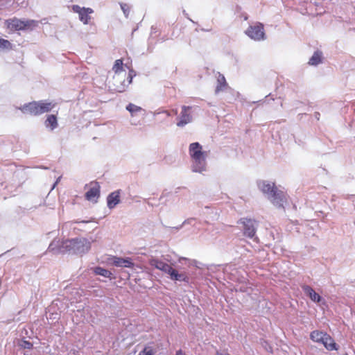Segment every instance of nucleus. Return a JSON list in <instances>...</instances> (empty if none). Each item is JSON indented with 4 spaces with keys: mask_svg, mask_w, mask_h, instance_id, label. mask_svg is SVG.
<instances>
[{
    "mask_svg": "<svg viewBox=\"0 0 355 355\" xmlns=\"http://www.w3.org/2000/svg\"><path fill=\"white\" fill-rule=\"evenodd\" d=\"M184 15L186 17H187L190 21H193L191 19L189 18L187 13H186L185 10L183 11Z\"/></svg>",
    "mask_w": 355,
    "mask_h": 355,
    "instance_id": "31",
    "label": "nucleus"
},
{
    "mask_svg": "<svg viewBox=\"0 0 355 355\" xmlns=\"http://www.w3.org/2000/svg\"><path fill=\"white\" fill-rule=\"evenodd\" d=\"M327 335V334L325 332L318 331V330H315L311 333L310 338L313 342L322 343L324 341V337H326Z\"/></svg>",
    "mask_w": 355,
    "mask_h": 355,
    "instance_id": "17",
    "label": "nucleus"
},
{
    "mask_svg": "<svg viewBox=\"0 0 355 355\" xmlns=\"http://www.w3.org/2000/svg\"><path fill=\"white\" fill-rule=\"evenodd\" d=\"M217 85L215 89V94H218L221 92H224L228 87L225 76L220 73H217Z\"/></svg>",
    "mask_w": 355,
    "mask_h": 355,
    "instance_id": "15",
    "label": "nucleus"
},
{
    "mask_svg": "<svg viewBox=\"0 0 355 355\" xmlns=\"http://www.w3.org/2000/svg\"><path fill=\"white\" fill-rule=\"evenodd\" d=\"M58 180L55 182V183L53 184V189L55 187V184L58 183Z\"/></svg>",
    "mask_w": 355,
    "mask_h": 355,
    "instance_id": "36",
    "label": "nucleus"
},
{
    "mask_svg": "<svg viewBox=\"0 0 355 355\" xmlns=\"http://www.w3.org/2000/svg\"><path fill=\"white\" fill-rule=\"evenodd\" d=\"M109 263L116 267L132 268L134 263L130 258H121L117 257H112L109 258Z\"/></svg>",
    "mask_w": 355,
    "mask_h": 355,
    "instance_id": "11",
    "label": "nucleus"
},
{
    "mask_svg": "<svg viewBox=\"0 0 355 355\" xmlns=\"http://www.w3.org/2000/svg\"><path fill=\"white\" fill-rule=\"evenodd\" d=\"M150 265L169 275L173 268L168 263L157 259H152Z\"/></svg>",
    "mask_w": 355,
    "mask_h": 355,
    "instance_id": "13",
    "label": "nucleus"
},
{
    "mask_svg": "<svg viewBox=\"0 0 355 355\" xmlns=\"http://www.w3.org/2000/svg\"><path fill=\"white\" fill-rule=\"evenodd\" d=\"M7 24L9 28H15L16 30L22 29L25 26L24 22L17 19L8 20Z\"/></svg>",
    "mask_w": 355,
    "mask_h": 355,
    "instance_id": "23",
    "label": "nucleus"
},
{
    "mask_svg": "<svg viewBox=\"0 0 355 355\" xmlns=\"http://www.w3.org/2000/svg\"><path fill=\"white\" fill-rule=\"evenodd\" d=\"M121 8L126 18L128 17V15L130 14V7L128 4L124 3H120Z\"/></svg>",
    "mask_w": 355,
    "mask_h": 355,
    "instance_id": "27",
    "label": "nucleus"
},
{
    "mask_svg": "<svg viewBox=\"0 0 355 355\" xmlns=\"http://www.w3.org/2000/svg\"><path fill=\"white\" fill-rule=\"evenodd\" d=\"M302 289L304 293L308 297H309L313 302L320 303L322 304H325L324 300L318 293H317L311 286L304 285L302 286Z\"/></svg>",
    "mask_w": 355,
    "mask_h": 355,
    "instance_id": "12",
    "label": "nucleus"
},
{
    "mask_svg": "<svg viewBox=\"0 0 355 355\" xmlns=\"http://www.w3.org/2000/svg\"><path fill=\"white\" fill-rule=\"evenodd\" d=\"M120 202V190L110 193L107 198V205L109 209L114 208Z\"/></svg>",
    "mask_w": 355,
    "mask_h": 355,
    "instance_id": "14",
    "label": "nucleus"
},
{
    "mask_svg": "<svg viewBox=\"0 0 355 355\" xmlns=\"http://www.w3.org/2000/svg\"><path fill=\"white\" fill-rule=\"evenodd\" d=\"M258 187L275 207H284V205L286 202V195L282 190L276 187L275 183L261 180L258 182Z\"/></svg>",
    "mask_w": 355,
    "mask_h": 355,
    "instance_id": "1",
    "label": "nucleus"
},
{
    "mask_svg": "<svg viewBox=\"0 0 355 355\" xmlns=\"http://www.w3.org/2000/svg\"><path fill=\"white\" fill-rule=\"evenodd\" d=\"M173 113H174L175 114H178V110H173Z\"/></svg>",
    "mask_w": 355,
    "mask_h": 355,
    "instance_id": "34",
    "label": "nucleus"
},
{
    "mask_svg": "<svg viewBox=\"0 0 355 355\" xmlns=\"http://www.w3.org/2000/svg\"><path fill=\"white\" fill-rule=\"evenodd\" d=\"M19 345L24 349H31L33 344L28 340H21Z\"/></svg>",
    "mask_w": 355,
    "mask_h": 355,
    "instance_id": "28",
    "label": "nucleus"
},
{
    "mask_svg": "<svg viewBox=\"0 0 355 355\" xmlns=\"http://www.w3.org/2000/svg\"><path fill=\"white\" fill-rule=\"evenodd\" d=\"M159 113L160 112H157V114H159ZM161 113L165 114L166 115V116H171V113L168 110H164Z\"/></svg>",
    "mask_w": 355,
    "mask_h": 355,
    "instance_id": "30",
    "label": "nucleus"
},
{
    "mask_svg": "<svg viewBox=\"0 0 355 355\" xmlns=\"http://www.w3.org/2000/svg\"><path fill=\"white\" fill-rule=\"evenodd\" d=\"M94 272L96 275H101L107 278H111L112 275V273L110 270L101 267H96L94 269Z\"/></svg>",
    "mask_w": 355,
    "mask_h": 355,
    "instance_id": "24",
    "label": "nucleus"
},
{
    "mask_svg": "<svg viewBox=\"0 0 355 355\" xmlns=\"http://www.w3.org/2000/svg\"><path fill=\"white\" fill-rule=\"evenodd\" d=\"M138 355H155V352L150 347H146Z\"/></svg>",
    "mask_w": 355,
    "mask_h": 355,
    "instance_id": "26",
    "label": "nucleus"
},
{
    "mask_svg": "<svg viewBox=\"0 0 355 355\" xmlns=\"http://www.w3.org/2000/svg\"><path fill=\"white\" fill-rule=\"evenodd\" d=\"M12 48V45L8 40L0 38V49H10Z\"/></svg>",
    "mask_w": 355,
    "mask_h": 355,
    "instance_id": "25",
    "label": "nucleus"
},
{
    "mask_svg": "<svg viewBox=\"0 0 355 355\" xmlns=\"http://www.w3.org/2000/svg\"><path fill=\"white\" fill-rule=\"evenodd\" d=\"M48 250L49 252H53L54 253L65 252L64 249H62V244L60 245L59 241H55V240L53 241L50 243V245L48 248Z\"/></svg>",
    "mask_w": 355,
    "mask_h": 355,
    "instance_id": "21",
    "label": "nucleus"
},
{
    "mask_svg": "<svg viewBox=\"0 0 355 355\" xmlns=\"http://www.w3.org/2000/svg\"><path fill=\"white\" fill-rule=\"evenodd\" d=\"M193 107L183 105L182 107V111L179 117V121L177 123L178 127H184L187 124L191 123L193 120L191 115V110Z\"/></svg>",
    "mask_w": 355,
    "mask_h": 355,
    "instance_id": "8",
    "label": "nucleus"
},
{
    "mask_svg": "<svg viewBox=\"0 0 355 355\" xmlns=\"http://www.w3.org/2000/svg\"><path fill=\"white\" fill-rule=\"evenodd\" d=\"M322 53L320 51L314 52L313 55L309 59V64L312 66H317L322 62Z\"/></svg>",
    "mask_w": 355,
    "mask_h": 355,
    "instance_id": "20",
    "label": "nucleus"
},
{
    "mask_svg": "<svg viewBox=\"0 0 355 355\" xmlns=\"http://www.w3.org/2000/svg\"><path fill=\"white\" fill-rule=\"evenodd\" d=\"M169 277L172 280L179 282H189V277L185 272L179 273L175 269L173 268L169 274Z\"/></svg>",
    "mask_w": 355,
    "mask_h": 355,
    "instance_id": "16",
    "label": "nucleus"
},
{
    "mask_svg": "<svg viewBox=\"0 0 355 355\" xmlns=\"http://www.w3.org/2000/svg\"><path fill=\"white\" fill-rule=\"evenodd\" d=\"M245 33L252 40L261 41L265 39V33L263 26L261 23H256L250 25L245 31Z\"/></svg>",
    "mask_w": 355,
    "mask_h": 355,
    "instance_id": "6",
    "label": "nucleus"
},
{
    "mask_svg": "<svg viewBox=\"0 0 355 355\" xmlns=\"http://www.w3.org/2000/svg\"><path fill=\"white\" fill-rule=\"evenodd\" d=\"M126 110L130 113L131 116H135L140 112H145V110L141 107L131 103L126 106Z\"/></svg>",
    "mask_w": 355,
    "mask_h": 355,
    "instance_id": "22",
    "label": "nucleus"
},
{
    "mask_svg": "<svg viewBox=\"0 0 355 355\" xmlns=\"http://www.w3.org/2000/svg\"><path fill=\"white\" fill-rule=\"evenodd\" d=\"M79 223H89V221L82 220V221H80Z\"/></svg>",
    "mask_w": 355,
    "mask_h": 355,
    "instance_id": "33",
    "label": "nucleus"
},
{
    "mask_svg": "<svg viewBox=\"0 0 355 355\" xmlns=\"http://www.w3.org/2000/svg\"><path fill=\"white\" fill-rule=\"evenodd\" d=\"M241 223L243 225L244 234L250 239H253L257 227V221L250 218H243Z\"/></svg>",
    "mask_w": 355,
    "mask_h": 355,
    "instance_id": "9",
    "label": "nucleus"
},
{
    "mask_svg": "<svg viewBox=\"0 0 355 355\" xmlns=\"http://www.w3.org/2000/svg\"><path fill=\"white\" fill-rule=\"evenodd\" d=\"M322 344L327 350L332 351L338 349V348L336 347V343L329 334H327V336L324 337V340L322 343Z\"/></svg>",
    "mask_w": 355,
    "mask_h": 355,
    "instance_id": "19",
    "label": "nucleus"
},
{
    "mask_svg": "<svg viewBox=\"0 0 355 355\" xmlns=\"http://www.w3.org/2000/svg\"><path fill=\"white\" fill-rule=\"evenodd\" d=\"M94 241L92 239L90 241L85 238H75L65 240L62 242V248L64 249L65 252L75 254H82L87 252L91 248V242Z\"/></svg>",
    "mask_w": 355,
    "mask_h": 355,
    "instance_id": "4",
    "label": "nucleus"
},
{
    "mask_svg": "<svg viewBox=\"0 0 355 355\" xmlns=\"http://www.w3.org/2000/svg\"><path fill=\"white\" fill-rule=\"evenodd\" d=\"M89 189L85 193V198L87 200L92 202H97V199L100 196V186L98 182H91Z\"/></svg>",
    "mask_w": 355,
    "mask_h": 355,
    "instance_id": "10",
    "label": "nucleus"
},
{
    "mask_svg": "<svg viewBox=\"0 0 355 355\" xmlns=\"http://www.w3.org/2000/svg\"><path fill=\"white\" fill-rule=\"evenodd\" d=\"M112 70L115 74L113 77L114 89L118 92H123L132 83L133 78L132 71H130L125 80L126 73L123 70V62L121 60H116L113 66Z\"/></svg>",
    "mask_w": 355,
    "mask_h": 355,
    "instance_id": "3",
    "label": "nucleus"
},
{
    "mask_svg": "<svg viewBox=\"0 0 355 355\" xmlns=\"http://www.w3.org/2000/svg\"><path fill=\"white\" fill-rule=\"evenodd\" d=\"M73 12L78 13L79 19L84 24H88L91 19L90 14L94 12V10L90 8L80 7L78 5H73L71 8Z\"/></svg>",
    "mask_w": 355,
    "mask_h": 355,
    "instance_id": "7",
    "label": "nucleus"
},
{
    "mask_svg": "<svg viewBox=\"0 0 355 355\" xmlns=\"http://www.w3.org/2000/svg\"><path fill=\"white\" fill-rule=\"evenodd\" d=\"M187 224H189V225L196 226L197 224L196 219L193 218H189V219L184 220V222L183 223V225H187Z\"/></svg>",
    "mask_w": 355,
    "mask_h": 355,
    "instance_id": "29",
    "label": "nucleus"
},
{
    "mask_svg": "<svg viewBox=\"0 0 355 355\" xmlns=\"http://www.w3.org/2000/svg\"><path fill=\"white\" fill-rule=\"evenodd\" d=\"M217 355H229L227 354H222V353H218Z\"/></svg>",
    "mask_w": 355,
    "mask_h": 355,
    "instance_id": "35",
    "label": "nucleus"
},
{
    "mask_svg": "<svg viewBox=\"0 0 355 355\" xmlns=\"http://www.w3.org/2000/svg\"><path fill=\"white\" fill-rule=\"evenodd\" d=\"M189 153L192 161V171L199 173L206 171L208 153L202 150V146L198 142L191 143L189 145Z\"/></svg>",
    "mask_w": 355,
    "mask_h": 355,
    "instance_id": "2",
    "label": "nucleus"
},
{
    "mask_svg": "<svg viewBox=\"0 0 355 355\" xmlns=\"http://www.w3.org/2000/svg\"><path fill=\"white\" fill-rule=\"evenodd\" d=\"M176 355H183L181 350H179L176 352Z\"/></svg>",
    "mask_w": 355,
    "mask_h": 355,
    "instance_id": "32",
    "label": "nucleus"
},
{
    "mask_svg": "<svg viewBox=\"0 0 355 355\" xmlns=\"http://www.w3.org/2000/svg\"><path fill=\"white\" fill-rule=\"evenodd\" d=\"M44 125L46 128H49L51 130L55 129L58 125L57 117L55 115H49L44 122Z\"/></svg>",
    "mask_w": 355,
    "mask_h": 355,
    "instance_id": "18",
    "label": "nucleus"
},
{
    "mask_svg": "<svg viewBox=\"0 0 355 355\" xmlns=\"http://www.w3.org/2000/svg\"><path fill=\"white\" fill-rule=\"evenodd\" d=\"M55 103L47 101H33L24 104L19 109L24 114L40 115L52 110Z\"/></svg>",
    "mask_w": 355,
    "mask_h": 355,
    "instance_id": "5",
    "label": "nucleus"
}]
</instances>
